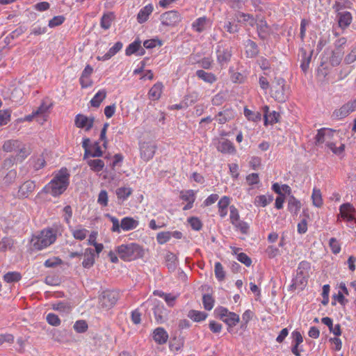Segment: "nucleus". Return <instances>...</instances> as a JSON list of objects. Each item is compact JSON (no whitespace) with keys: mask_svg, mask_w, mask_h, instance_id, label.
<instances>
[{"mask_svg":"<svg viewBox=\"0 0 356 356\" xmlns=\"http://www.w3.org/2000/svg\"><path fill=\"white\" fill-rule=\"evenodd\" d=\"M70 175L66 168H61L55 173L51 181L47 184L42 191L56 197L63 194L70 184Z\"/></svg>","mask_w":356,"mask_h":356,"instance_id":"f257e3e1","label":"nucleus"},{"mask_svg":"<svg viewBox=\"0 0 356 356\" xmlns=\"http://www.w3.org/2000/svg\"><path fill=\"white\" fill-rule=\"evenodd\" d=\"M56 237V230L55 229H44L41 231L38 236L32 238L31 244L34 249L40 250L54 243Z\"/></svg>","mask_w":356,"mask_h":356,"instance_id":"f03ea898","label":"nucleus"},{"mask_svg":"<svg viewBox=\"0 0 356 356\" xmlns=\"http://www.w3.org/2000/svg\"><path fill=\"white\" fill-rule=\"evenodd\" d=\"M116 252L119 257L124 261H131L141 257L143 254L141 247L134 243L121 245L117 248Z\"/></svg>","mask_w":356,"mask_h":356,"instance_id":"7ed1b4c3","label":"nucleus"},{"mask_svg":"<svg viewBox=\"0 0 356 356\" xmlns=\"http://www.w3.org/2000/svg\"><path fill=\"white\" fill-rule=\"evenodd\" d=\"M149 307L152 306L154 314L155 317V320L157 323H163L167 320L168 318V311L164 307V305L158 300H148L147 302L143 303L141 307Z\"/></svg>","mask_w":356,"mask_h":356,"instance_id":"20e7f679","label":"nucleus"},{"mask_svg":"<svg viewBox=\"0 0 356 356\" xmlns=\"http://www.w3.org/2000/svg\"><path fill=\"white\" fill-rule=\"evenodd\" d=\"M118 299L119 293L117 291H104L99 297V307L105 309H109L116 304Z\"/></svg>","mask_w":356,"mask_h":356,"instance_id":"39448f33","label":"nucleus"},{"mask_svg":"<svg viewBox=\"0 0 356 356\" xmlns=\"http://www.w3.org/2000/svg\"><path fill=\"white\" fill-rule=\"evenodd\" d=\"M284 82L285 81L282 78H275L272 82V97L280 102H284L286 99L284 90Z\"/></svg>","mask_w":356,"mask_h":356,"instance_id":"423d86ee","label":"nucleus"},{"mask_svg":"<svg viewBox=\"0 0 356 356\" xmlns=\"http://www.w3.org/2000/svg\"><path fill=\"white\" fill-rule=\"evenodd\" d=\"M161 24L165 26H175L181 21V16L176 10L163 13L160 17Z\"/></svg>","mask_w":356,"mask_h":356,"instance_id":"0eeeda50","label":"nucleus"},{"mask_svg":"<svg viewBox=\"0 0 356 356\" xmlns=\"http://www.w3.org/2000/svg\"><path fill=\"white\" fill-rule=\"evenodd\" d=\"M156 145L152 142H143L140 145L141 158L148 161L152 159L155 154Z\"/></svg>","mask_w":356,"mask_h":356,"instance_id":"6e6552de","label":"nucleus"},{"mask_svg":"<svg viewBox=\"0 0 356 356\" xmlns=\"http://www.w3.org/2000/svg\"><path fill=\"white\" fill-rule=\"evenodd\" d=\"M356 109L355 103L353 102H348V103L343 105L340 108L336 109L332 115V118L336 120L343 119L347 117L351 112Z\"/></svg>","mask_w":356,"mask_h":356,"instance_id":"1a4fd4ad","label":"nucleus"},{"mask_svg":"<svg viewBox=\"0 0 356 356\" xmlns=\"http://www.w3.org/2000/svg\"><path fill=\"white\" fill-rule=\"evenodd\" d=\"M340 216L343 219H346L348 222H354L356 224V219L354 213H356L355 209L350 203H344L339 208Z\"/></svg>","mask_w":356,"mask_h":356,"instance_id":"9d476101","label":"nucleus"},{"mask_svg":"<svg viewBox=\"0 0 356 356\" xmlns=\"http://www.w3.org/2000/svg\"><path fill=\"white\" fill-rule=\"evenodd\" d=\"M95 118H88L82 114H78L75 117L74 123L78 128H85L86 131H89L92 127Z\"/></svg>","mask_w":356,"mask_h":356,"instance_id":"9b49d317","label":"nucleus"},{"mask_svg":"<svg viewBox=\"0 0 356 356\" xmlns=\"http://www.w3.org/2000/svg\"><path fill=\"white\" fill-rule=\"evenodd\" d=\"M257 29L259 37L261 40H266L271 32L270 27L268 25L267 22L263 19L257 20Z\"/></svg>","mask_w":356,"mask_h":356,"instance_id":"f8f14e48","label":"nucleus"},{"mask_svg":"<svg viewBox=\"0 0 356 356\" xmlns=\"http://www.w3.org/2000/svg\"><path fill=\"white\" fill-rule=\"evenodd\" d=\"M312 54L313 51H310L309 53H307V51L303 48L300 49L299 56L301 58L300 67L304 72H306L309 68V65L312 59Z\"/></svg>","mask_w":356,"mask_h":356,"instance_id":"ddd939ff","label":"nucleus"},{"mask_svg":"<svg viewBox=\"0 0 356 356\" xmlns=\"http://www.w3.org/2000/svg\"><path fill=\"white\" fill-rule=\"evenodd\" d=\"M153 339L159 344H164L168 339V334L163 327H157L153 332Z\"/></svg>","mask_w":356,"mask_h":356,"instance_id":"4468645a","label":"nucleus"},{"mask_svg":"<svg viewBox=\"0 0 356 356\" xmlns=\"http://www.w3.org/2000/svg\"><path fill=\"white\" fill-rule=\"evenodd\" d=\"M263 111L264 113V123L267 124H274L278 122V119L280 117V113L276 111H273L269 113V107L268 106H265L263 107Z\"/></svg>","mask_w":356,"mask_h":356,"instance_id":"2eb2a0df","label":"nucleus"},{"mask_svg":"<svg viewBox=\"0 0 356 356\" xmlns=\"http://www.w3.org/2000/svg\"><path fill=\"white\" fill-rule=\"evenodd\" d=\"M232 56V51L229 48L219 47L217 50V58L218 62L222 65L227 63Z\"/></svg>","mask_w":356,"mask_h":356,"instance_id":"dca6fc26","label":"nucleus"},{"mask_svg":"<svg viewBox=\"0 0 356 356\" xmlns=\"http://www.w3.org/2000/svg\"><path fill=\"white\" fill-rule=\"evenodd\" d=\"M339 26L344 29L348 27L352 22V15L350 12L344 11L337 14Z\"/></svg>","mask_w":356,"mask_h":356,"instance_id":"f3484780","label":"nucleus"},{"mask_svg":"<svg viewBox=\"0 0 356 356\" xmlns=\"http://www.w3.org/2000/svg\"><path fill=\"white\" fill-rule=\"evenodd\" d=\"M138 225V222L131 217H125L120 222L121 229L124 231L134 229Z\"/></svg>","mask_w":356,"mask_h":356,"instance_id":"a211bd4d","label":"nucleus"},{"mask_svg":"<svg viewBox=\"0 0 356 356\" xmlns=\"http://www.w3.org/2000/svg\"><path fill=\"white\" fill-rule=\"evenodd\" d=\"M84 259L82 262V265L84 268H90L95 262V254L94 251L91 248H87L84 252Z\"/></svg>","mask_w":356,"mask_h":356,"instance_id":"6ab92c4d","label":"nucleus"},{"mask_svg":"<svg viewBox=\"0 0 356 356\" xmlns=\"http://www.w3.org/2000/svg\"><path fill=\"white\" fill-rule=\"evenodd\" d=\"M333 132H335V131L327 130L325 129H319L315 137V144L318 145L323 143L325 142V137L330 138Z\"/></svg>","mask_w":356,"mask_h":356,"instance_id":"aec40b11","label":"nucleus"},{"mask_svg":"<svg viewBox=\"0 0 356 356\" xmlns=\"http://www.w3.org/2000/svg\"><path fill=\"white\" fill-rule=\"evenodd\" d=\"M86 160L87 164L90 166V169L94 172H100L105 166L104 162L99 159H91L88 157Z\"/></svg>","mask_w":356,"mask_h":356,"instance_id":"412c9836","label":"nucleus"},{"mask_svg":"<svg viewBox=\"0 0 356 356\" xmlns=\"http://www.w3.org/2000/svg\"><path fill=\"white\" fill-rule=\"evenodd\" d=\"M133 193V190L129 187H120L116 189L115 194L119 201L123 202Z\"/></svg>","mask_w":356,"mask_h":356,"instance_id":"4be33fe9","label":"nucleus"},{"mask_svg":"<svg viewBox=\"0 0 356 356\" xmlns=\"http://www.w3.org/2000/svg\"><path fill=\"white\" fill-rule=\"evenodd\" d=\"M230 203V199L227 196L222 197L218 203V212L220 217L224 218L227 213V207Z\"/></svg>","mask_w":356,"mask_h":356,"instance_id":"5701e85b","label":"nucleus"},{"mask_svg":"<svg viewBox=\"0 0 356 356\" xmlns=\"http://www.w3.org/2000/svg\"><path fill=\"white\" fill-rule=\"evenodd\" d=\"M152 10L153 7L152 5L149 4L145 6L143 9L140 10V12L138 14V22L140 24L146 22L148 18V16L152 13Z\"/></svg>","mask_w":356,"mask_h":356,"instance_id":"b1692460","label":"nucleus"},{"mask_svg":"<svg viewBox=\"0 0 356 356\" xmlns=\"http://www.w3.org/2000/svg\"><path fill=\"white\" fill-rule=\"evenodd\" d=\"M196 75L198 78L209 83H213L217 80L216 76L213 73L207 72L202 70H197Z\"/></svg>","mask_w":356,"mask_h":356,"instance_id":"393cba45","label":"nucleus"},{"mask_svg":"<svg viewBox=\"0 0 356 356\" xmlns=\"http://www.w3.org/2000/svg\"><path fill=\"white\" fill-rule=\"evenodd\" d=\"M218 149L222 153H233L235 148L232 142L228 140H223L218 145Z\"/></svg>","mask_w":356,"mask_h":356,"instance_id":"a878e982","label":"nucleus"},{"mask_svg":"<svg viewBox=\"0 0 356 356\" xmlns=\"http://www.w3.org/2000/svg\"><path fill=\"white\" fill-rule=\"evenodd\" d=\"M166 266L169 270L174 271L177 268V256L172 252H168L165 257Z\"/></svg>","mask_w":356,"mask_h":356,"instance_id":"bb28decb","label":"nucleus"},{"mask_svg":"<svg viewBox=\"0 0 356 356\" xmlns=\"http://www.w3.org/2000/svg\"><path fill=\"white\" fill-rule=\"evenodd\" d=\"M163 88L161 83H156L154 84L149 91V97L153 100L159 99L161 97Z\"/></svg>","mask_w":356,"mask_h":356,"instance_id":"cd10ccee","label":"nucleus"},{"mask_svg":"<svg viewBox=\"0 0 356 356\" xmlns=\"http://www.w3.org/2000/svg\"><path fill=\"white\" fill-rule=\"evenodd\" d=\"M21 142L17 140H6L3 145V150L6 152H10L13 151H17V148H19Z\"/></svg>","mask_w":356,"mask_h":356,"instance_id":"c85d7f7f","label":"nucleus"},{"mask_svg":"<svg viewBox=\"0 0 356 356\" xmlns=\"http://www.w3.org/2000/svg\"><path fill=\"white\" fill-rule=\"evenodd\" d=\"M106 91L103 89L99 90L94 97L91 99L90 104L93 107L98 108L100 106L101 102L106 98Z\"/></svg>","mask_w":356,"mask_h":356,"instance_id":"c756f323","label":"nucleus"},{"mask_svg":"<svg viewBox=\"0 0 356 356\" xmlns=\"http://www.w3.org/2000/svg\"><path fill=\"white\" fill-rule=\"evenodd\" d=\"M35 185L33 181H25L20 187L19 192L24 196H28V195L32 193L35 189Z\"/></svg>","mask_w":356,"mask_h":356,"instance_id":"7c9ffc66","label":"nucleus"},{"mask_svg":"<svg viewBox=\"0 0 356 356\" xmlns=\"http://www.w3.org/2000/svg\"><path fill=\"white\" fill-rule=\"evenodd\" d=\"M301 207V203L299 200L291 196L288 202L289 211L294 214H297Z\"/></svg>","mask_w":356,"mask_h":356,"instance_id":"2f4dec72","label":"nucleus"},{"mask_svg":"<svg viewBox=\"0 0 356 356\" xmlns=\"http://www.w3.org/2000/svg\"><path fill=\"white\" fill-rule=\"evenodd\" d=\"M273 200V197L271 195H259L255 197L254 203L257 206L266 207Z\"/></svg>","mask_w":356,"mask_h":356,"instance_id":"473e14b6","label":"nucleus"},{"mask_svg":"<svg viewBox=\"0 0 356 356\" xmlns=\"http://www.w3.org/2000/svg\"><path fill=\"white\" fill-rule=\"evenodd\" d=\"M113 19V13H108L104 14L101 19V27L105 30L108 29L111 26V23Z\"/></svg>","mask_w":356,"mask_h":356,"instance_id":"72a5a7b5","label":"nucleus"},{"mask_svg":"<svg viewBox=\"0 0 356 356\" xmlns=\"http://www.w3.org/2000/svg\"><path fill=\"white\" fill-rule=\"evenodd\" d=\"M246 54L249 57H254L258 54L257 44L251 40H248L245 44Z\"/></svg>","mask_w":356,"mask_h":356,"instance_id":"f704fd0d","label":"nucleus"},{"mask_svg":"<svg viewBox=\"0 0 356 356\" xmlns=\"http://www.w3.org/2000/svg\"><path fill=\"white\" fill-rule=\"evenodd\" d=\"M312 199L314 206L319 208L323 205V199L320 189L316 188L313 189Z\"/></svg>","mask_w":356,"mask_h":356,"instance_id":"c9c22d12","label":"nucleus"},{"mask_svg":"<svg viewBox=\"0 0 356 356\" xmlns=\"http://www.w3.org/2000/svg\"><path fill=\"white\" fill-rule=\"evenodd\" d=\"M52 308L54 310L67 314L70 312L72 307L70 304L67 302H59L53 304Z\"/></svg>","mask_w":356,"mask_h":356,"instance_id":"e433bc0d","label":"nucleus"},{"mask_svg":"<svg viewBox=\"0 0 356 356\" xmlns=\"http://www.w3.org/2000/svg\"><path fill=\"white\" fill-rule=\"evenodd\" d=\"M188 316L193 319L194 321L200 322L204 320L207 318V314L203 312L191 310L188 312Z\"/></svg>","mask_w":356,"mask_h":356,"instance_id":"4c0bfd02","label":"nucleus"},{"mask_svg":"<svg viewBox=\"0 0 356 356\" xmlns=\"http://www.w3.org/2000/svg\"><path fill=\"white\" fill-rule=\"evenodd\" d=\"M207 20L205 17H200L193 23L192 26L196 31L202 32L205 29Z\"/></svg>","mask_w":356,"mask_h":356,"instance_id":"58836bf2","label":"nucleus"},{"mask_svg":"<svg viewBox=\"0 0 356 356\" xmlns=\"http://www.w3.org/2000/svg\"><path fill=\"white\" fill-rule=\"evenodd\" d=\"M237 18L238 19V22H246L251 26H254L257 22V19H255L252 15L245 14L243 13H238L237 15Z\"/></svg>","mask_w":356,"mask_h":356,"instance_id":"ea45409f","label":"nucleus"},{"mask_svg":"<svg viewBox=\"0 0 356 356\" xmlns=\"http://www.w3.org/2000/svg\"><path fill=\"white\" fill-rule=\"evenodd\" d=\"M232 113L227 109L218 113L217 120L220 124H225L232 118Z\"/></svg>","mask_w":356,"mask_h":356,"instance_id":"a19ab883","label":"nucleus"},{"mask_svg":"<svg viewBox=\"0 0 356 356\" xmlns=\"http://www.w3.org/2000/svg\"><path fill=\"white\" fill-rule=\"evenodd\" d=\"M239 316L236 313H229L228 316L223 319V321L228 325L229 327L236 325L239 322Z\"/></svg>","mask_w":356,"mask_h":356,"instance_id":"79ce46f5","label":"nucleus"},{"mask_svg":"<svg viewBox=\"0 0 356 356\" xmlns=\"http://www.w3.org/2000/svg\"><path fill=\"white\" fill-rule=\"evenodd\" d=\"M21 278L20 273L17 272H8L3 276L4 280L8 283L18 282Z\"/></svg>","mask_w":356,"mask_h":356,"instance_id":"37998d69","label":"nucleus"},{"mask_svg":"<svg viewBox=\"0 0 356 356\" xmlns=\"http://www.w3.org/2000/svg\"><path fill=\"white\" fill-rule=\"evenodd\" d=\"M90 157H100L103 154V152L101 149L99 142L94 143L90 145Z\"/></svg>","mask_w":356,"mask_h":356,"instance_id":"c03bdc74","label":"nucleus"},{"mask_svg":"<svg viewBox=\"0 0 356 356\" xmlns=\"http://www.w3.org/2000/svg\"><path fill=\"white\" fill-rule=\"evenodd\" d=\"M141 42L140 40H135L131 43L126 49V55L130 56L133 54L138 52L140 48Z\"/></svg>","mask_w":356,"mask_h":356,"instance_id":"a18cd8bd","label":"nucleus"},{"mask_svg":"<svg viewBox=\"0 0 356 356\" xmlns=\"http://www.w3.org/2000/svg\"><path fill=\"white\" fill-rule=\"evenodd\" d=\"M14 241L11 238L5 237L0 241V250L1 251H6L13 248Z\"/></svg>","mask_w":356,"mask_h":356,"instance_id":"49530a36","label":"nucleus"},{"mask_svg":"<svg viewBox=\"0 0 356 356\" xmlns=\"http://www.w3.org/2000/svg\"><path fill=\"white\" fill-rule=\"evenodd\" d=\"M215 275L219 281H222L225 277V272L224 271L223 267L220 262L215 264Z\"/></svg>","mask_w":356,"mask_h":356,"instance_id":"de8ad7c7","label":"nucleus"},{"mask_svg":"<svg viewBox=\"0 0 356 356\" xmlns=\"http://www.w3.org/2000/svg\"><path fill=\"white\" fill-rule=\"evenodd\" d=\"M73 327L76 332L83 333L88 330V324L86 321L79 320L75 322Z\"/></svg>","mask_w":356,"mask_h":356,"instance_id":"09e8293b","label":"nucleus"},{"mask_svg":"<svg viewBox=\"0 0 356 356\" xmlns=\"http://www.w3.org/2000/svg\"><path fill=\"white\" fill-rule=\"evenodd\" d=\"M244 115L248 120L254 122L261 120V114L259 112H253L247 108L244 109Z\"/></svg>","mask_w":356,"mask_h":356,"instance_id":"8fccbe9b","label":"nucleus"},{"mask_svg":"<svg viewBox=\"0 0 356 356\" xmlns=\"http://www.w3.org/2000/svg\"><path fill=\"white\" fill-rule=\"evenodd\" d=\"M10 111L0 110V125H5L10 120Z\"/></svg>","mask_w":356,"mask_h":356,"instance_id":"3c124183","label":"nucleus"},{"mask_svg":"<svg viewBox=\"0 0 356 356\" xmlns=\"http://www.w3.org/2000/svg\"><path fill=\"white\" fill-rule=\"evenodd\" d=\"M204 307L207 310H211L213 307L214 300L211 296L209 294H204L202 298Z\"/></svg>","mask_w":356,"mask_h":356,"instance_id":"603ef678","label":"nucleus"},{"mask_svg":"<svg viewBox=\"0 0 356 356\" xmlns=\"http://www.w3.org/2000/svg\"><path fill=\"white\" fill-rule=\"evenodd\" d=\"M181 198L186 202H194L195 201V193L193 190H188L181 192Z\"/></svg>","mask_w":356,"mask_h":356,"instance_id":"864d4df0","label":"nucleus"},{"mask_svg":"<svg viewBox=\"0 0 356 356\" xmlns=\"http://www.w3.org/2000/svg\"><path fill=\"white\" fill-rule=\"evenodd\" d=\"M46 319L47 323L53 326H58L60 325L61 323L58 316L52 313L48 314Z\"/></svg>","mask_w":356,"mask_h":356,"instance_id":"5fc2aeb1","label":"nucleus"},{"mask_svg":"<svg viewBox=\"0 0 356 356\" xmlns=\"http://www.w3.org/2000/svg\"><path fill=\"white\" fill-rule=\"evenodd\" d=\"M170 232H162L157 234L156 240L159 244H164L170 239Z\"/></svg>","mask_w":356,"mask_h":356,"instance_id":"6e6d98bb","label":"nucleus"},{"mask_svg":"<svg viewBox=\"0 0 356 356\" xmlns=\"http://www.w3.org/2000/svg\"><path fill=\"white\" fill-rule=\"evenodd\" d=\"M329 245L332 253L338 254L341 250V246L339 241L335 238H331L329 241Z\"/></svg>","mask_w":356,"mask_h":356,"instance_id":"4d7b16f0","label":"nucleus"},{"mask_svg":"<svg viewBox=\"0 0 356 356\" xmlns=\"http://www.w3.org/2000/svg\"><path fill=\"white\" fill-rule=\"evenodd\" d=\"M107 216L110 218V220L113 224L111 231L113 232L120 233L121 226H120V223L118 219L114 216L109 215V214H108Z\"/></svg>","mask_w":356,"mask_h":356,"instance_id":"13d9d810","label":"nucleus"},{"mask_svg":"<svg viewBox=\"0 0 356 356\" xmlns=\"http://www.w3.org/2000/svg\"><path fill=\"white\" fill-rule=\"evenodd\" d=\"M65 17L62 15H58L53 17L49 22V26L51 28L59 26L63 23Z\"/></svg>","mask_w":356,"mask_h":356,"instance_id":"bf43d9fd","label":"nucleus"},{"mask_svg":"<svg viewBox=\"0 0 356 356\" xmlns=\"http://www.w3.org/2000/svg\"><path fill=\"white\" fill-rule=\"evenodd\" d=\"M188 223L194 230H200L202 228L201 221L195 217H191L188 219Z\"/></svg>","mask_w":356,"mask_h":356,"instance_id":"052dcab7","label":"nucleus"},{"mask_svg":"<svg viewBox=\"0 0 356 356\" xmlns=\"http://www.w3.org/2000/svg\"><path fill=\"white\" fill-rule=\"evenodd\" d=\"M97 202L104 207L108 204V194L105 190L101 191L99 193Z\"/></svg>","mask_w":356,"mask_h":356,"instance_id":"680f3d73","label":"nucleus"},{"mask_svg":"<svg viewBox=\"0 0 356 356\" xmlns=\"http://www.w3.org/2000/svg\"><path fill=\"white\" fill-rule=\"evenodd\" d=\"M90 140L89 138H84L82 143V147L84 149V155H83V159H87L88 157H90Z\"/></svg>","mask_w":356,"mask_h":356,"instance_id":"e2e57ef3","label":"nucleus"},{"mask_svg":"<svg viewBox=\"0 0 356 356\" xmlns=\"http://www.w3.org/2000/svg\"><path fill=\"white\" fill-rule=\"evenodd\" d=\"M87 230L86 229H74L72 231L73 236L78 240H83L86 236Z\"/></svg>","mask_w":356,"mask_h":356,"instance_id":"0e129e2a","label":"nucleus"},{"mask_svg":"<svg viewBox=\"0 0 356 356\" xmlns=\"http://www.w3.org/2000/svg\"><path fill=\"white\" fill-rule=\"evenodd\" d=\"M230 220L232 224L240 220L238 211L234 206L230 207Z\"/></svg>","mask_w":356,"mask_h":356,"instance_id":"69168bd1","label":"nucleus"},{"mask_svg":"<svg viewBox=\"0 0 356 356\" xmlns=\"http://www.w3.org/2000/svg\"><path fill=\"white\" fill-rule=\"evenodd\" d=\"M237 259L244 264L246 266H250L252 264L251 259L245 253L241 252L237 255Z\"/></svg>","mask_w":356,"mask_h":356,"instance_id":"338daca9","label":"nucleus"},{"mask_svg":"<svg viewBox=\"0 0 356 356\" xmlns=\"http://www.w3.org/2000/svg\"><path fill=\"white\" fill-rule=\"evenodd\" d=\"M246 181L249 185L257 184L259 182V175L257 173H252L246 177Z\"/></svg>","mask_w":356,"mask_h":356,"instance_id":"774afa93","label":"nucleus"}]
</instances>
